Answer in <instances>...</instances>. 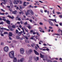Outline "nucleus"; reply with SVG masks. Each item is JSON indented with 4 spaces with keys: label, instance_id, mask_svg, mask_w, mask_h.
<instances>
[{
    "label": "nucleus",
    "instance_id": "obj_33",
    "mask_svg": "<svg viewBox=\"0 0 62 62\" xmlns=\"http://www.w3.org/2000/svg\"><path fill=\"white\" fill-rule=\"evenodd\" d=\"M1 11H3V12H5V10H3V9H1Z\"/></svg>",
    "mask_w": 62,
    "mask_h": 62
},
{
    "label": "nucleus",
    "instance_id": "obj_1",
    "mask_svg": "<svg viewBox=\"0 0 62 62\" xmlns=\"http://www.w3.org/2000/svg\"><path fill=\"white\" fill-rule=\"evenodd\" d=\"M4 50L6 52H8V46H5L4 48Z\"/></svg>",
    "mask_w": 62,
    "mask_h": 62
},
{
    "label": "nucleus",
    "instance_id": "obj_25",
    "mask_svg": "<svg viewBox=\"0 0 62 62\" xmlns=\"http://www.w3.org/2000/svg\"><path fill=\"white\" fill-rule=\"evenodd\" d=\"M33 58V57L32 56H30V57L29 59L30 60H32V58Z\"/></svg>",
    "mask_w": 62,
    "mask_h": 62
},
{
    "label": "nucleus",
    "instance_id": "obj_41",
    "mask_svg": "<svg viewBox=\"0 0 62 62\" xmlns=\"http://www.w3.org/2000/svg\"><path fill=\"white\" fill-rule=\"evenodd\" d=\"M55 35H56L57 36H60V35H59V34H58V33H57V34L55 33Z\"/></svg>",
    "mask_w": 62,
    "mask_h": 62
},
{
    "label": "nucleus",
    "instance_id": "obj_54",
    "mask_svg": "<svg viewBox=\"0 0 62 62\" xmlns=\"http://www.w3.org/2000/svg\"><path fill=\"white\" fill-rule=\"evenodd\" d=\"M49 28H50V29H53V27L51 26H49Z\"/></svg>",
    "mask_w": 62,
    "mask_h": 62
},
{
    "label": "nucleus",
    "instance_id": "obj_4",
    "mask_svg": "<svg viewBox=\"0 0 62 62\" xmlns=\"http://www.w3.org/2000/svg\"><path fill=\"white\" fill-rule=\"evenodd\" d=\"M9 56L11 58H14V54H9Z\"/></svg>",
    "mask_w": 62,
    "mask_h": 62
},
{
    "label": "nucleus",
    "instance_id": "obj_43",
    "mask_svg": "<svg viewBox=\"0 0 62 62\" xmlns=\"http://www.w3.org/2000/svg\"><path fill=\"white\" fill-rule=\"evenodd\" d=\"M59 24L60 25V26H62V23H59Z\"/></svg>",
    "mask_w": 62,
    "mask_h": 62
},
{
    "label": "nucleus",
    "instance_id": "obj_58",
    "mask_svg": "<svg viewBox=\"0 0 62 62\" xmlns=\"http://www.w3.org/2000/svg\"><path fill=\"white\" fill-rule=\"evenodd\" d=\"M8 17H9V18H11V17L10 16L8 15Z\"/></svg>",
    "mask_w": 62,
    "mask_h": 62
},
{
    "label": "nucleus",
    "instance_id": "obj_16",
    "mask_svg": "<svg viewBox=\"0 0 62 62\" xmlns=\"http://www.w3.org/2000/svg\"><path fill=\"white\" fill-rule=\"evenodd\" d=\"M40 57L41 58H44V55L42 54H40Z\"/></svg>",
    "mask_w": 62,
    "mask_h": 62
},
{
    "label": "nucleus",
    "instance_id": "obj_8",
    "mask_svg": "<svg viewBox=\"0 0 62 62\" xmlns=\"http://www.w3.org/2000/svg\"><path fill=\"white\" fill-rule=\"evenodd\" d=\"M14 54V52L13 51H12L11 52H10L9 53V54Z\"/></svg>",
    "mask_w": 62,
    "mask_h": 62
},
{
    "label": "nucleus",
    "instance_id": "obj_46",
    "mask_svg": "<svg viewBox=\"0 0 62 62\" xmlns=\"http://www.w3.org/2000/svg\"><path fill=\"white\" fill-rule=\"evenodd\" d=\"M36 58L37 60H39V57H37Z\"/></svg>",
    "mask_w": 62,
    "mask_h": 62
},
{
    "label": "nucleus",
    "instance_id": "obj_27",
    "mask_svg": "<svg viewBox=\"0 0 62 62\" xmlns=\"http://www.w3.org/2000/svg\"><path fill=\"white\" fill-rule=\"evenodd\" d=\"M26 27H28V28H29V29H31V26H29L28 27L27 26H26Z\"/></svg>",
    "mask_w": 62,
    "mask_h": 62
},
{
    "label": "nucleus",
    "instance_id": "obj_39",
    "mask_svg": "<svg viewBox=\"0 0 62 62\" xmlns=\"http://www.w3.org/2000/svg\"><path fill=\"white\" fill-rule=\"evenodd\" d=\"M39 24L40 25H43V23L41 22H40L39 23Z\"/></svg>",
    "mask_w": 62,
    "mask_h": 62
},
{
    "label": "nucleus",
    "instance_id": "obj_63",
    "mask_svg": "<svg viewBox=\"0 0 62 62\" xmlns=\"http://www.w3.org/2000/svg\"><path fill=\"white\" fill-rule=\"evenodd\" d=\"M53 14H54V10H53Z\"/></svg>",
    "mask_w": 62,
    "mask_h": 62
},
{
    "label": "nucleus",
    "instance_id": "obj_18",
    "mask_svg": "<svg viewBox=\"0 0 62 62\" xmlns=\"http://www.w3.org/2000/svg\"><path fill=\"white\" fill-rule=\"evenodd\" d=\"M8 36L10 37H12V33L10 32H9V35Z\"/></svg>",
    "mask_w": 62,
    "mask_h": 62
},
{
    "label": "nucleus",
    "instance_id": "obj_6",
    "mask_svg": "<svg viewBox=\"0 0 62 62\" xmlns=\"http://www.w3.org/2000/svg\"><path fill=\"white\" fill-rule=\"evenodd\" d=\"M29 11H30V13L32 14V15H34V12L32 11V10L30 9L29 10Z\"/></svg>",
    "mask_w": 62,
    "mask_h": 62
},
{
    "label": "nucleus",
    "instance_id": "obj_44",
    "mask_svg": "<svg viewBox=\"0 0 62 62\" xmlns=\"http://www.w3.org/2000/svg\"><path fill=\"white\" fill-rule=\"evenodd\" d=\"M16 34H17V33H18V30H16Z\"/></svg>",
    "mask_w": 62,
    "mask_h": 62
},
{
    "label": "nucleus",
    "instance_id": "obj_19",
    "mask_svg": "<svg viewBox=\"0 0 62 62\" xmlns=\"http://www.w3.org/2000/svg\"><path fill=\"white\" fill-rule=\"evenodd\" d=\"M17 33L18 36H20L21 35V32H19Z\"/></svg>",
    "mask_w": 62,
    "mask_h": 62
},
{
    "label": "nucleus",
    "instance_id": "obj_23",
    "mask_svg": "<svg viewBox=\"0 0 62 62\" xmlns=\"http://www.w3.org/2000/svg\"><path fill=\"white\" fill-rule=\"evenodd\" d=\"M36 33L37 35H38V36H39V37L40 36V34H39V32H36Z\"/></svg>",
    "mask_w": 62,
    "mask_h": 62
},
{
    "label": "nucleus",
    "instance_id": "obj_34",
    "mask_svg": "<svg viewBox=\"0 0 62 62\" xmlns=\"http://www.w3.org/2000/svg\"><path fill=\"white\" fill-rule=\"evenodd\" d=\"M40 12H41V13H43V10L41 9L40 10Z\"/></svg>",
    "mask_w": 62,
    "mask_h": 62
},
{
    "label": "nucleus",
    "instance_id": "obj_61",
    "mask_svg": "<svg viewBox=\"0 0 62 62\" xmlns=\"http://www.w3.org/2000/svg\"><path fill=\"white\" fill-rule=\"evenodd\" d=\"M19 27H20V28H22V25H20L19 26Z\"/></svg>",
    "mask_w": 62,
    "mask_h": 62
},
{
    "label": "nucleus",
    "instance_id": "obj_40",
    "mask_svg": "<svg viewBox=\"0 0 62 62\" xmlns=\"http://www.w3.org/2000/svg\"><path fill=\"white\" fill-rule=\"evenodd\" d=\"M33 35H35V34H37V33L34 32L33 33Z\"/></svg>",
    "mask_w": 62,
    "mask_h": 62
},
{
    "label": "nucleus",
    "instance_id": "obj_26",
    "mask_svg": "<svg viewBox=\"0 0 62 62\" xmlns=\"http://www.w3.org/2000/svg\"><path fill=\"white\" fill-rule=\"evenodd\" d=\"M25 41L26 43H29V41L27 40H25Z\"/></svg>",
    "mask_w": 62,
    "mask_h": 62
},
{
    "label": "nucleus",
    "instance_id": "obj_47",
    "mask_svg": "<svg viewBox=\"0 0 62 62\" xmlns=\"http://www.w3.org/2000/svg\"><path fill=\"white\" fill-rule=\"evenodd\" d=\"M20 23H21L22 24H23V21H20Z\"/></svg>",
    "mask_w": 62,
    "mask_h": 62
},
{
    "label": "nucleus",
    "instance_id": "obj_11",
    "mask_svg": "<svg viewBox=\"0 0 62 62\" xmlns=\"http://www.w3.org/2000/svg\"><path fill=\"white\" fill-rule=\"evenodd\" d=\"M17 60L16 58H15L14 59L13 62H17Z\"/></svg>",
    "mask_w": 62,
    "mask_h": 62
},
{
    "label": "nucleus",
    "instance_id": "obj_13",
    "mask_svg": "<svg viewBox=\"0 0 62 62\" xmlns=\"http://www.w3.org/2000/svg\"><path fill=\"white\" fill-rule=\"evenodd\" d=\"M49 23L51 26H53V23L52 22H51V21H49Z\"/></svg>",
    "mask_w": 62,
    "mask_h": 62
},
{
    "label": "nucleus",
    "instance_id": "obj_15",
    "mask_svg": "<svg viewBox=\"0 0 62 62\" xmlns=\"http://www.w3.org/2000/svg\"><path fill=\"white\" fill-rule=\"evenodd\" d=\"M60 31H61V32L62 33V30H60V29H59L58 31V33H59L60 32Z\"/></svg>",
    "mask_w": 62,
    "mask_h": 62
},
{
    "label": "nucleus",
    "instance_id": "obj_22",
    "mask_svg": "<svg viewBox=\"0 0 62 62\" xmlns=\"http://www.w3.org/2000/svg\"><path fill=\"white\" fill-rule=\"evenodd\" d=\"M19 13L20 14H23V12H19Z\"/></svg>",
    "mask_w": 62,
    "mask_h": 62
},
{
    "label": "nucleus",
    "instance_id": "obj_56",
    "mask_svg": "<svg viewBox=\"0 0 62 62\" xmlns=\"http://www.w3.org/2000/svg\"><path fill=\"white\" fill-rule=\"evenodd\" d=\"M25 39H28V37H27V36H26L25 37Z\"/></svg>",
    "mask_w": 62,
    "mask_h": 62
},
{
    "label": "nucleus",
    "instance_id": "obj_36",
    "mask_svg": "<svg viewBox=\"0 0 62 62\" xmlns=\"http://www.w3.org/2000/svg\"><path fill=\"white\" fill-rule=\"evenodd\" d=\"M2 20H3V21H5V22H6V19H3Z\"/></svg>",
    "mask_w": 62,
    "mask_h": 62
},
{
    "label": "nucleus",
    "instance_id": "obj_20",
    "mask_svg": "<svg viewBox=\"0 0 62 62\" xmlns=\"http://www.w3.org/2000/svg\"><path fill=\"white\" fill-rule=\"evenodd\" d=\"M4 2H2V3L3 4H4V5H6V0H5V1H3Z\"/></svg>",
    "mask_w": 62,
    "mask_h": 62
},
{
    "label": "nucleus",
    "instance_id": "obj_51",
    "mask_svg": "<svg viewBox=\"0 0 62 62\" xmlns=\"http://www.w3.org/2000/svg\"><path fill=\"white\" fill-rule=\"evenodd\" d=\"M59 17H60V18H62V15H60L59 16Z\"/></svg>",
    "mask_w": 62,
    "mask_h": 62
},
{
    "label": "nucleus",
    "instance_id": "obj_57",
    "mask_svg": "<svg viewBox=\"0 0 62 62\" xmlns=\"http://www.w3.org/2000/svg\"><path fill=\"white\" fill-rule=\"evenodd\" d=\"M46 51H49V49H48V48H46Z\"/></svg>",
    "mask_w": 62,
    "mask_h": 62
},
{
    "label": "nucleus",
    "instance_id": "obj_3",
    "mask_svg": "<svg viewBox=\"0 0 62 62\" xmlns=\"http://www.w3.org/2000/svg\"><path fill=\"white\" fill-rule=\"evenodd\" d=\"M20 53L22 54H23V53H24V49L23 48H21L20 49Z\"/></svg>",
    "mask_w": 62,
    "mask_h": 62
},
{
    "label": "nucleus",
    "instance_id": "obj_52",
    "mask_svg": "<svg viewBox=\"0 0 62 62\" xmlns=\"http://www.w3.org/2000/svg\"><path fill=\"white\" fill-rule=\"evenodd\" d=\"M29 21H30V22H31V23H32V20L31 19H30L29 20Z\"/></svg>",
    "mask_w": 62,
    "mask_h": 62
},
{
    "label": "nucleus",
    "instance_id": "obj_60",
    "mask_svg": "<svg viewBox=\"0 0 62 62\" xmlns=\"http://www.w3.org/2000/svg\"><path fill=\"white\" fill-rule=\"evenodd\" d=\"M47 62H53V61H52L49 60Z\"/></svg>",
    "mask_w": 62,
    "mask_h": 62
},
{
    "label": "nucleus",
    "instance_id": "obj_49",
    "mask_svg": "<svg viewBox=\"0 0 62 62\" xmlns=\"http://www.w3.org/2000/svg\"><path fill=\"white\" fill-rule=\"evenodd\" d=\"M9 10L11 12H12V9H9Z\"/></svg>",
    "mask_w": 62,
    "mask_h": 62
},
{
    "label": "nucleus",
    "instance_id": "obj_31",
    "mask_svg": "<svg viewBox=\"0 0 62 62\" xmlns=\"http://www.w3.org/2000/svg\"><path fill=\"white\" fill-rule=\"evenodd\" d=\"M16 10H18V9L19 10H20V8H19V7H17V8H16Z\"/></svg>",
    "mask_w": 62,
    "mask_h": 62
},
{
    "label": "nucleus",
    "instance_id": "obj_24",
    "mask_svg": "<svg viewBox=\"0 0 62 62\" xmlns=\"http://www.w3.org/2000/svg\"><path fill=\"white\" fill-rule=\"evenodd\" d=\"M16 38L17 39H20V37H19L18 36H16Z\"/></svg>",
    "mask_w": 62,
    "mask_h": 62
},
{
    "label": "nucleus",
    "instance_id": "obj_14",
    "mask_svg": "<svg viewBox=\"0 0 62 62\" xmlns=\"http://www.w3.org/2000/svg\"><path fill=\"white\" fill-rule=\"evenodd\" d=\"M17 11H13L12 13L13 14H16V13H17Z\"/></svg>",
    "mask_w": 62,
    "mask_h": 62
},
{
    "label": "nucleus",
    "instance_id": "obj_62",
    "mask_svg": "<svg viewBox=\"0 0 62 62\" xmlns=\"http://www.w3.org/2000/svg\"><path fill=\"white\" fill-rule=\"evenodd\" d=\"M38 6H34V7L35 8H38Z\"/></svg>",
    "mask_w": 62,
    "mask_h": 62
},
{
    "label": "nucleus",
    "instance_id": "obj_29",
    "mask_svg": "<svg viewBox=\"0 0 62 62\" xmlns=\"http://www.w3.org/2000/svg\"><path fill=\"white\" fill-rule=\"evenodd\" d=\"M24 25H27V21H26V22L24 23Z\"/></svg>",
    "mask_w": 62,
    "mask_h": 62
},
{
    "label": "nucleus",
    "instance_id": "obj_32",
    "mask_svg": "<svg viewBox=\"0 0 62 62\" xmlns=\"http://www.w3.org/2000/svg\"><path fill=\"white\" fill-rule=\"evenodd\" d=\"M4 23H3V22L1 21V23H0V24H3Z\"/></svg>",
    "mask_w": 62,
    "mask_h": 62
},
{
    "label": "nucleus",
    "instance_id": "obj_50",
    "mask_svg": "<svg viewBox=\"0 0 62 62\" xmlns=\"http://www.w3.org/2000/svg\"><path fill=\"white\" fill-rule=\"evenodd\" d=\"M19 1L20 4H22V1L21 0H20Z\"/></svg>",
    "mask_w": 62,
    "mask_h": 62
},
{
    "label": "nucleus",
    "instance_id": "obj_2",
    "mask_svg": "<svg viewBox=\"0 0 62 62\" xmlns=\"http://www.w3.org/2000/svg\"><path fill=\"white\" fill-rule=\"evenodd\" d=\"M24 58H22L20 60H18L17 62H23L24 61Z\"/></svg>",
    "mask_w": 62,
    "mask_h": 62
},
{
    "label": "nucleus",
    "instance_id": "obj_21",
    "mask_svg": "<svg viewBox=\"0 0 62 62\" xmlns=\"http://www.w3.org/2000/svg\"><path fill=\"white\" fill-rule=\"evenodd\" d=\"M34 59H35V61H36L37 62V58H36V57H34Z\"/></svg>",
    "mask_w": 62,
    "mask_h": 62
},
{
    "label": "nucleus",
    "instance_id": "obj_9",
    "mask_svg": "<svg viewBox=\"0 0 62 62\" xmlns=\"http://www.w3.org/2000/svg\"><path fill=\"white\" fill-rule=\"evenodd\" d=\"M6 23H8V24H9L10 23V21L9 20H7L6 21Z\"/></svg>",
    "mask_w": 62,
    "mask_h": 62
},
{
    "label": "nucleus",
    "instance_id": "obj_28",
    "mask_svg": "<svg viewBox=\"0 0 62 62\" xmlns=\"http://www.w3.org/2000/svg\"><path fill=\"white\" fill-rule=\"evenodd\" d=\"M10 31H13V29L12 28H10Z\"/></svg>",
    "mask_w": 62,
    "mask_h": 62
},
{
    "label": "nucleus",
    "instance_id": "obj_53",
    "mask_svg": "<svg viewBox=\"0 0 62 62\" xmlns=\"http://www.w3.org/2000/svg\"><path fill=\"white\" fill-rule=\"evenodd\" d=\"M35 49L36 50H37V49H38V47H37V46H35Z\"/></svg>",
    "mask_w": 62,
    "mask_h": 62
},
{
    "label": "nucleus",
    "instance_id": "obj_38",
    "mask_svg": "<svg viewBox=\"0 0 62 62\" xmlns=\"http://www.w3.org/2000/svg\"><path fill=\"white\" fill-rule=\"evenodd\" d=\"M8 37L9 38V39H10V40H11V37L10 36H8Z\"/></svg>",
    "mask_w": 62,
    "mask_h": 62
},
{
    "label": "nucleus",
    "instance_id": "obj_42",
    "mask_svg": "<svg viewBox=\"0 0 62 62\" xmlns=\"http://www.w3.org/2000/svg\"><path fill=\"white\" fill-rule=\"evenodd\" d=\"M43 20L44 21H45V22H47V20H46V19H45V18H44L43 19Z\"/></svg>",
    "mask_w": 62,
    "mask_h": 62
},
{
    "label": "nucleus",
    "instance_id": "obj_35",
    "mask_svg": "<svg viewBox=\"0 0 62 62\" xmlns=\"http://www.w3.org/2000/svg\"><path fill=\"white\" fill-rule=\"evenodd\" d=\"M12 27L13 28H15V26L14 25H13L12 26Z\"/></svg>",
    "mask_w": 62,
    "mask_h": 62
},
{
    "label": "nucleus",
    "instance_id": "obj_45",
    "mask_svg": "<svg viewBox=\"0 0 62 62\" xmlns=\"http://www.w3.org/2000/svg\"><path fill=\"white\" fill-rule=\"evenodd\" d=\"M1 45H4V43L2 42L1 43Z\"/></svg>",
    "mask_w": 62,
    "mask_h": 62
},
{
    "label": "nucleus",
    "instance_id": "obj_37",
    "mask_svg": "<svg viewBox=\"0 0 62 62\" xmlns=\"http://www.w3.org/2000/svg\"><path fill=\"white\" fill-rule=\"evenodd\" d=\"M39 29H40V30H43L42 29L41 27H39Z\"/></svg>",
    "mask_w": 62,
    "mask_h": 62
},
{
    "label": "nucleus",
    "instance_id": "obj_10",
    "mask_svg": "<svg viewBox=\"0 0 62 62\" xmlns=\"http://www.w3.org/2000/svg\"><path fill=\"white\" fill-rule=\"evenodd\" d=\"M34 52L36 54H39V53L36 50H34Z\"/></svg>",
    "mask_w": 62,
    "mask_h": 62
},
{
    "label": "nucleus",
    "instance_id": "obj_12",
    "mask_svg": "<svg viewBox=\"0 0 62 62\" xmlns=\"http://www.w3.org/2000/svg\"><path fill=\"white\" fill-rule=\"evenodd\" d=\"M49 20H50V21H52L53 22L54 21L55 23H56V19H54V20L53 19H49Z\"/></svg>",
    "mask_w": 62,
    "mask_h": 62
},
{
    "label": "nucleus",
    "instance_id": "obj_59",
    "mask_svg": "<svg viewBox=\"0 0 62 62\" xmlns=\"http://www.w3.org/2000/svg\"><path fill=\"white\" fill-rule=\"evenodd\" d=\"M33 37H31L30 38V39H33Z\"/></svg>",
    "mask_w": 62,
    "mask_h": 62
},
{
    "label": "nucleus",
    "instance_id": "obj_48",
    "mask_svg": "<svg viewBox=\"0 0 62 62\" xmlns=\"http://www.w3.org/2000/svg\"><path fill=\"white\" fill-rule=\"evenodd\" d=\"M4 34H8V32H5L4 33Z\"/></svg>",
    "mask_w": 62,
    "mask_h": 62
},
{
    "label": "nucleus",
    "instance_id": "obj_5",
    "mask_svg": "<svg viewBox=\"0 0 62 62\" xmlns=\"http://www.w3.org/2000/svg\"><path fill=\"white\" fill-rule=\"evenodd\" d=\"M29 10H28L27 12L26 13V15L27 16L28 15H29Z\"/></svg>",
    "mask_w": 62,
    "mask_h": 62
},
{
    "label": "nucleus",
    "instance_id": "obj_17",
    "mask_svg": "<svg viewBox=\"0 0 62 62\" xmlns=\"http://www.w3.org/2000/svg\"><path fill=\"white\" fill-rule=\"evenodd\" d=\"M19 8L21 9H22L23 8L25 7H22V6H20Z\"/></svg>",
    "mask_w": 62,
    "mask_h": 62
},
{
    "label": "nucleus",
    "instance_id": "obj_64",
    "mask_svg": "<svg viewBox=\"0 0 62 62\" xmlns=\"http://www.w3.org/2000/svg\"><path fill=\"white\" fill-rule=\"evenodd\" d=\"M29 62H32V61H31V60H29Z\"/></svg>",
    "mask_w": 62,
    "mask_h": 62
},
{
    "label": "nucleus",
    "instance_id": "obj_55",
    "mask_svg": "<svg viewBox=\"0 0 62 62\" xmlns=\"http://www.w3.org/2000/svg\"><path fill=\"white\" fill-rule=\"evenodd\" d=\"M30 32L31 33H33V30H31L30 31Z\"/></svg>",
    "mask_w": 62,
    "mask_h": 62
},
{
    "label": "nucleus",
    "instance_id": "obj_7",
    "mask_svg": "<svg viewBox=\"0 0 62 62\" xmlns=\"http://www.w3.org/2000/svg\"><path fill=\"white\" fill-rule=\"evenodd\" d=\"M32 52H33V50H32V49H30L28 51V53L29 54H31V53H32Z\"/></svg>",
    "mask_w": 62,
    "mask_h": 62
},
{
    "label": "nucleus",
    "instance_id": "obj_30",
    "mask_svg": "<svg viewBox=\"0 0 62 62\" xmlns=\"http://www.w3.org/2000/svg\"><path fill=\"white\" fill-rule=\"evenodd\" d=\"M14 4H18V3L17 2V1L16 2H14Z\"/></svg>",
    "mask_w": 62,
    "mask_h": 62
}]
</instances>
